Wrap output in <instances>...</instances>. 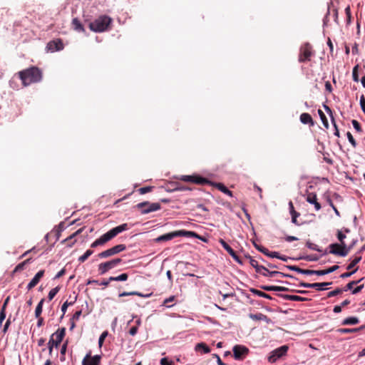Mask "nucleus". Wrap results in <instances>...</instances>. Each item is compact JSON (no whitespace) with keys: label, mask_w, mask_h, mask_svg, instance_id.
Returning <instances> with one entry per match:
<instances>
[{"label":"nucleus","mask_w":365,"mask_h":365,"mask_svg":"<svg viewBox=\"0 0 365 365\" xmlns=\"http://www.w3.org/2000/svg\"><path fill=\"white\" fill-rule=\"evenodd\" d=\"M108 331H105L101 334L99 339H98V346L100 348L103 346L104 340H105L106 337L108 336Z\"/></svg>","instance_id":"obj_49"},{"label":"nucleus","mask_w":365,"mask_h":365,"mask_svg":"<svg viewBox=\"0 0 365 365\" xmlns=\"http://www.w3.org/2000/svg\"><path fill=\"white\" fill-rule=\"evenodd\" d=\"M361 259V256L356 257L351 263L346 267L348 270L353 269Z\"/></svg>","instance_id":"obj_41"},{"label":"nucleus","mask_w":365,"mask_h":365,"mask_svg":"<svg viewBox=\"0 0 365 365\" xmlns=\"http://www.w3.org/2000/svg\"><path fill=\"white\" fill-rule=\"evenodd\" d=\"M336 235H337V239L340 242V244L346 245V243L344 242V239L346 238V235L344 234H343L342 232L340 230L337 231Z\"/></svg>","instance_id":"obj_52"},{"label":"nucleus","mask_w":365,"mask_h":365,"mask_svg":"<svg viewBox=\"0 0 365 365\" xmlns=\"http://www.w3.org/2000/svg\"><path fill=\"white\" fill-rule=\"evenodd\" d=\"M318 113H319V117L321 118V120L322 121V123H323L324 126L326 128H329V123H328V120H327L325 114L320 109L318 110Z\"/></svg>","instance_id":"obj_38"},{"label":"nucleus","mask_w":365,"mask_h":365,"mask_svg":"<svg viewBox=\"0 0 365 365\" xmlns=\"http://www.w3.org/2000/svg\"><path fill=\"white\" fill-rule=\"evenodd\" d=\"M280 297L286 300L296 301V302H305L308 301L307 298L302 297L298 295H290V294H279Z\"/></svg>","instance_id":"obj_24"},{"label":"nucleus","mask_w":365,"mask_h":365,"mask_svg":"<svg viewBox=\"0 0 365 365\" xmlns=\"http://www.w3.org/2000/svg\"><path fill=\"white\" fill-rule=\"evenodd\" d=\"M82 314L81 310L77 311L75 312V314L73 315V317L71 318V321L78 320L81 315Z\"/></svg>","instance_id":"obj_64"},{"label":"nucleus","mask_w":365,"mask_h":365,"mask_svg":"<svg viewBox=\"0 0 365 365\" xmlns=\"http://www.w3.org/2000/svg\"><path fill=\"white\" fill-rule=\"evenodd\" d=\"M133 295H137V296H139V297H144V298H148L149 297H150L152 295V293H150V294H143L139 292H135V291H133V292H123L122 293H120L118 294V297H125V296H133Z\"/></svg>","instance_id":"obj_27"},{"label":"nucleus","mask_w":365,"mask_h":365,"mask_svg":"<svg viewBox=\"0 0 365 365\" xmlns=\"http://www.w3.org/2000/svg\"><path fill=\"white\" fill-rule=\"evenodd\" d=\"M121 261L122 259L120 258H116L106 262L101 263L98 265V271L100 274H105L108 270L115 267L118 264L121 262Z\"/></svg>","instance_id":"obj_10"},{"label":"nucleus","mask_w":365,"mask_h":365,"mask_svg":"<svg viewBox=\"0 0 365 365\" xmlns=\"http://www.w3.org/2000/svg\"><path fill=\"white\" fill-rule=\"evenodd\" d=\"M112 22V19L106 15H102L89 24V29L94 32L106 31Z\"/></svg>","instance_id":"obj_4"},{"label":"nucleus","mask_w":365,"mask_h":365,"mask_svg":"<svg viewBox=\"0 0 365 365\" xmlns=\"http://www.w3.org/2000/svg\"><path fill=\"white\" fill-rule=\"evenodd\" d=\"M178 234V237H195L201 240L203 242H206V239L203 237L200 236L195 232L192 231H187V230H179L176 231Z\"/></svg>","instance_id":"obj_19"},{"label":"nucleus","mask_w":365,"mask_h":365,"mask_svg":"<svg viewBox=\"0 0 365 365\" xmlns=\"http://www.w3.org/2000/svg\"><path fill=\"white\" fill-rule=\"evenodd\" d=\"M16 75L25 87L40 82L43 78L42 71L36 66H31L20 71Z\"/></svg>","instance_id":"obj_1"},{"label":"nucleus","mask_w":365,"mask_h":365,"mask_svg":"<svg viewBox=\"0 0 365 365\" xmlns=\"http://www.w3.org/2000/svg\"><path fill=\"white\" fill-rule=\"evenodd\" d=\"M83 227L78 229L77 231L73 232L72 235H71L69 237L63 240L61 242L63 244H66V246L71 247L76 242V240L74 239L77 235L81 234L83 230Z\"/></svg>","instance_id":"obj_17"},{"label":"nucleus","mask_w":365,"mask_h":365,"mask_svg":"<svg viewBox=\"0 0 365 365\" xmlns=\"http://www.w3.org/2000/svg\"><path fill=\"white\" fill-rule=\"evenodd\" d=\"M324 108L326 110V111L330 115L331 123H332L334 128H336V121L334 120V118L332 115V111H331V108L329 106H326V105L324 106Z\"/></svg>","instance_id":"obj_47"},{"label":"nucleus","mask_w":365,"mask_h":365,"mask_svg":"<svg viewBox=\"0 0 365 365\" xmlns=\"http://www.w3.org/2000/svg\"><path fill=\"white\" fill-rule=\"evenodd\" d=\"M302 259H306L307 261H317L319 260V257L316 255H312L304 257H302Z\"/></svg>","instance_id":"obj_58"},{"label":"nucleus","mask_w":365,"mask_h":365,"mask_svg":"<svg viewBox=\"0 0 365 365\" xmlns=\"http://www.w3.org/2000/svg\"><path fill=\"white\" fill-rule=\"evenodd\" d=\"M364 327H365L364 326H361L359 328H353V329L342 328V329H339V331L341 334H348V333H352V332L358 331L359 330H362L364 329Z\"/></svg>","instance_id":"obj_33"},{"label":"nucleus","mask_w":365,"mask_h":365,"mask_svg":"<svg viewBox=\"0 0 365 365\" xmlns=\"http://www.w3.org/2000/svg\"><path fill=\"white\" fill-rule=\"evenodd\" d=\"M351 123H352L354 129L357 132H359V133L362 132V128L361 127V125H360V123L356 120H352Z\"/></svg>","instance_id":"obj_53"},{"label":"nucleus","mask_w":365,"mask_h":365,"mask_svg":"<svg viewBox=\"0 0 365 365\" xmlns=\"http://www.w3.org/2000/svg\"><path fill=\"white\" fill-rule=\"evenodd\" d=\"M136 207L140 210L141 214H148L159 210L161 206L158 202L151 203L148 201H145L137 204Z\"/></svg>","instance_id":"obj_8"},{"label":"nucleus","mask_w":365,"mask_h":365,"mask_svg":"<svg viewBox=\"0 0 365 365\" xmlns=\"http://www.w3.org/2000/svg\"><path fill=\"white\" fill-rule=\"evenodd\" d=\"M345 14L346 16V23H347V24H349L351 21V9H350L349 5H348L345 8Z\"/></svg>","instance_id":"obj_46"},{"label":"nucleus","mask_w":365,"mask_h":365,"mask_svg":"<svg viewBox=\"0 0 365 365\" xmlns=\"http://www.w3.org/2000/svg\"><path fill=\"white\" fill-rule=\"evenodd\" d=\"M312 274H316V275L321 276V275H324V274H328L327 272V269H322V270H312V269L311 275Z\"/></svg>","instance_id":"obj_56"},{"label":"nucleus","mask_w":365,"mask_h":365,"mask_svg":"<svg viewBox=\"0 0 365 365\" xmlns=\"http://www.w3.org/2000/svg\"><path fill=\"white\" fill-rule=\"evenodd\" d=\"M126 246L123 244L117 245L110 249H108L98 255L100 258H107L120 252L125 250Z\"/></svg>","instance_id":"obj_9"},{"label":"nucleus","mask_w":365,"mask_h":365,"mask_svg":"<svg viewBox=\"0 0 365 365\" xmlns=\"http://www.w3.org/2000/svg\"><path fill=\"white\" fill-rule=\"evenodd\" d=\"M250 317L254 320H262L264 317H266L264 314L259 313L256 314H250Z\"/></svg>","instance_id":"obj_54"},{"label":"nucleus","mask_w":365,"mask_h":365,"mask_svg":"<svg viewBox=\"0 0 365 365\" xmlns=\"http://www.w3.org/2000/svg\"><path fill=\"white\" fill-rule=\"evenodd\" d=\"M346 136H347V138H348L349 143L353 146V148H356L357 144H356V142L355 139L354 138L353 135H351V133L350 132H347Z\"/></svg>","instance_id":"obj_51"},{"label":"nucleus","mask_w":365,"mask_h":365,"mask_svg":"<svg viewBox=\"0 0 365 365\" xmlns=\"http://www.w3.org/2000/svg\"><path fill=\"white\" fill-rule=\"evenodd\" d=\"M32 262V258H28L24 262L19 263L16 266L14 269L13 270V274L19 272L26 269V266Z\"/></svg>","instance_id":"obj_25"},{"label":"nucleus","mask_w":365,"mask_h":365,"mask_svg":"<svg viewBox=\"0 0 365 365\" xmlns=\"http://www.w3.org/2000/svg\"><path fill=\"white\" fill-rule=\"evenodd\" d=\"M260 288L264 291L271 292V291H277V292H297L300 294H307L308 293V291L305 290H294V289H289L287 287H279V286H268V285H262L260 287Z\"/></svg>","instance_id":"obj_12"},{"label":"nucleus","mask_w":365,"mask_h":365,"mask_svg":"<svg viewBox=\"0 0 365 365\" xmlns=\"http://www.w3.org/2000/svg\"><path fill=\"white\" fill-rule=\"evenodd\" d=\"M67 346H68V341H66L63 344V346H61V361H64L66 358H65V354H66V350H67Z\"/></svg>","instance_id":"obj_42"},{"label":"nucleus","mask_w":365,"mask_h":365,"mask_svg":"<svg viewBox=\"0 0 365 365\" xmlns=\"http://www.w3.org/2000/svg\"><path fill=\"white\" fill-rule=\"evenodd\" d=\"M174 300H175V296H171L164 300L163 304L167 306L168 307H170L172 305H170L169 304L170 302H173Z\"/></svg>","instance_id":"obj_57"},{"label":"nucleus","mask_w":365,"mask_h":365,"mask_svg":"<svg viewBox=\"0 0 365 365\" xmlns=\"http://www.w3.org/2000/svg\"><path fill=\"white\" fill-rule=\"evenodd\" d=\"M73 304V302H68V301L65 302L62 307H61V312H63V316L65 314V313L66 312V310H67V308L69 305H72Z\"/></svg>","instance_id":"obj_59"},{"label":"nucleus","mask_w":365,"mask_h":365,"mask_svg":"<svg viewBox=\"0 0 365 365\" xmlns=\"http://www.w3.org/2000/svg\"><path fill=\"white\" fill-rule=\"evenodd\" d=\"M314 55L315 51L311 43L309 42L304 43L299 48L298 61L299 63L310 61Z\"/></svg>","instance_id":"obj_5"},{"label":"nucleus","mask_w":365,"mask_h":365,"mask_svg":"<svg viewBox=\"0 0 365 365\" xmlns=\"http://www.w3.org/2000/svg\"><path fill=\"white\" fill-rule=\"evenodd\" d=\"M358 70H359V65H356L353 68V71H352V77H353V80L355 81V82H358L359 81V73H358Z\"/></svg>","instance_id":"obj_48"},{"label":"nucleus","mask_w":365,"mask_h":365,"mask_svg":"<svg viewBox=\"0 0 365 365\" xmlns=\"http://www.w3.org/2000/svg\"><path fill=\"white\" fill-rule=\"evenodd\" d=\"M101 356H91V352L89 351L83 358L82 365H101Z\"/></svg>","instance_id":"obj_14"},{"label":"nucleus","mask_w":365,"mask_h":365,"mask_svg":"<svg viewBox=\"0 0 365 365\" xmlns=\"http://www.w3.org/2000/svg\"><path fill=\"white\" fill-rule=\"evenodd\" d=\"M43 275H44V270H40L39 272H38L36 274V275L34 276V277L28 284L27 289L29 290H31L34 287H36L38 284V283L39 282V281L41 280V279L43 277Z\"/></svg>","instance_id":"obj_20"},{"label":"nucleus","mask_w":365,"mask_h":365,"mask_svg":"<svg viewBox=\"0 0 365 365\" xmlns=\"http://www.w3.org/2000/svg\"><path fill=\"white\" fill-rule=\"evenodd\" d=\"M72 26L73 29L78 32H83L85 31L82 24L77 18L73 19Z\"/></svg>","instance_id":"obj_31"},{"label":"nucleus","mask_w":365,"mask_h":365,"mask_svg":"<svg viewBox=\"0 0 365 365\" xmlns=\"http://www.w3.org/2000/svg\"><path fill=\"white\" fill-rule=\"evenodd\" d=\"M59 290H60V287H58V286L52 289L48 293V299L50 301L52 300L54 298V297L56 295V294L59 292Z\"/></svg>","instance_id":"obj_44"},{"label":"nucleus","mask_w":365,"mask_h":365,"mask_svg":"<svg viewBox=\"0 0 365 365\" xmlns=\"http://www.w3.org/2000/svg\"><path fill=\"white\" fill-rule=\"evenodd\" d=\"M255 247H256V249L257 250H259V252H261L262 253H263L264 255H265L269 257H272V258L278 257V252H270V251H269L268 249H267L262 246L258 245L257 244H255Z\"/></svg>","instance_id":"obj_23"},{"label":"nucleus","mask_w":365,"mask_h":365,"mask_svg":"<svg viewBox=\"0 0 365 365\" xmlns=\"http://www.w3.org/2000/svg\"><path fill=\"white\" fill-rule=\"evenodd\" d=\"M176 237H178V234H177V232L175 231V232H172L167 233V234L159 236L158 237H157L155 239V242H164V241H168V240H173V238H175Z\"/></svg>","instance_id":"obj_22"},{"label":"nucleus","mask_w":365,"mask_h":365,"mask_svg":"<svg viewBox=\"0 0 365 365\" xmlns=\"http://www.w3.org/2000/svg\"><path fill=\"white\" fill-rule=\"evenodd\" d=\"M363 279V278H361V279L359 280H357V281H351L349 282L342 289H343V292H346L348 290H351L353 289L354 286L357 284L358 283H359L361 280Z\"/></svg>","instance_id":"obj_39"},{"label":"nucleus","mask_w":365,"mask_h":365,"mask_svg":"<svg viewBox=\"0 0 365 365\" xmlns=\"http://www.w3.org/2000/svg\"><path fill=\"white\" fill-rule=\"evenodd\" d=\"M258 273L261 274L262 275H263L264 277H274L277 275H280V276H282L284 277H289V278L294 277L292 275H290L289 274H285V273L278 272V271H270L265 266H264V269H262V272H258Z\"/></svg>","instance_id":"obj_16"},{"label":"nucleus","mask_w":365,"mask_h":365,"mask_svg":"<svg viewBox=\"0 0 365 365\" xmlns=\"http://www.w3.org/2000/svg\"><path fill=\"white\" fill-rule=\"evenodd\" d=\"M250 291L255 295H257V296H259L261 297H264V298H266L268 299H272V297L269 294H268L264 292H262L260 290H258L257 289L251 288Z\"/></svg>","instance_id":"obj_30"},{"label":"nucleus","mask_w":365,"mask_h":365,"mask_svg":"<svg viewBox=\"0 0 365 365\" xmlns=\"http://www.w3.org/2000/svg\"><path fill=\"white\" fill-rule=\"evenodd\" d=\"M284 267L290 270H293L298 273L306 274V275H311V273H312V269H301L299 267L295 266V265H287V266H284Z\"/></svg>","instance_id":"obj_26"},{"label":"nucleus","mask_w":365,"mask_h":365,"mask_svg":"<svg viewBox=\"0 0 365 365\" xmlns=\"http://www.w3.org/2000/svg\"><path fill=\"white\" fill-rule=\"evenodd\" d=\"M288 351V346L287 345L282 346L274 351H272L270 354V356L268 358V360L271 363L275 362L278 359L284 356Z\"/></svg>","instance_id":"obj_11"},{"label":"nucleus","mask_w":365,"mask_h":365,"mask_svg":"<svg viewBox=\"0 0 365 365\" xmlns=\"http://www.w3.org/2000/svg\"><path fill=\"white\" fill-rule=\"evenodd\" d=\"M354 245V242H353L352 245H350L349 246L338 243L331 244L329 245V253L341 257H346L352 249Z\"/></svg>","instance_id":"obj_7"},{"label":"nucleus","mask_w":365,"mask_h":365,"mask_svg":"<svg viewBox=\"0 0 365 365\" xmlns=\"http://www.w3.org/2000/svg\"><path fill=\"white\" fill-rule=\"evenodd\" d=\"M360 106L362 111L365 114V97L364 95H361L360 97Z\"/></svg>","instance_id":"obj_62"},{"label":"nucleus","mask_w":365,"mask_h":365,"mask_svg":"<svg viewBox=\"0 0 365 365\" xmlns=\"http://www.w3.org/2000/svg\"><path fill=\"white\" fill-rule=\"evenodd\" d=\"M289 212H290V214L291 215H300L299 212H297L295 210H294V205L292 203V201H290L289 202Z\"/></svg>","instance_id":"obj_60"},{"label":"nucleus","mask_w":365,"mask_h":365,"mask_svg":"<svg viewBox=\"0 0 365 365\" xmlns=\"http://www.w3.org/2000/svg\"><path fill=\"white\" fill-rule=\"evenodd\" d=\"M359 322V320L357 317H347V318L344 319L342 321L341 324L342 325H354V324H357Z\"/></svg>","instance_id":"obj_29"},{"label":"nucleus","mask_w":365,"mask_h":365,"mask_svg":"<svg viewBox=\"0 0 365 365\" xmlns=\"http://www.w3.org/2000/svg\"><path fill=\"white\" fill-rule=\"evenodd\" d=\"M179 180L184 182H189L192 183H195L197 185H212V183L207 178L201 177L199 175H181L179 178ZM213 185L217 187L219 190L222 192L223 193L232 197V192L230 191L227 187H225L222 183H213Z\"/></svg>","instance_id":"obj_2"},{"label":"nucleus","mask_w":365,"mask_h":365,"mask_svg":"<svg viewBox=\"0 0 365 365\" xmlns=\"http://www.w3.org/2000/svg\"><path fill=\"white\" fill-rule=\"evenodd\" d=\"M234 357L237 360H242L249 353V349L242 345H235L233 349Z\"/></svg>","instance_id":"obj_13"},{"label":"nucleus","mask_w":365,"mask_h":365,"mask_svg":"<svg viewBox=\"0 0 365 365\" xmlns=\"http://www.w3.org/2000/svg\"><path fill=\"white\" fill-rule=\"evenodd\" d=\"M44 301H45L44 299H41V301L37 304L36 309H35V317H41V314L42 310H43V304Z\"/></svg>","instance_id":"obj_35"},{"label":"nucleus","mask_w":365,"mask_h":365,"mask_svg":"<svg viewBox=\"0 0 365 365\" xmlns=\"http://www.w3.org/2000/svg\"><path fill=\"white\" fill-rule=\"evenodd\" d=\"M250 264L255 269L256 272H262V269H264L263 265H259L258 262L252 259L250 256L248 257Z\"/></svg>","instance_id":"obj_32"},{"label":"nucleus","mask_w":365,"mask_h":365,"mask_svg":"<svg viewBox=\"0 0 365 365\" xmlns=\"http://www.w3.org/2000/svg\"><path fill=\"white\" fill-rule=\"evenodd\" d=\"M138 326L136 325V326H133L132 327L130 330H129V334L131 335V336H135L137 332H138Z\"/></svg>","instance_id":"obj_63"},{"label":"nucleus","mask_w":365,"mask_h":365,"mask_svg":"<svg viewBox=\"0 0 365 365\" xmlns=\"http://www.w3.org/2000/svg\"><path fill=\"white\" fill-rule=\"evenodd\" d=\"M11 323V317H9L8 318V319L6 320V323H5L4 326L3 330H2V331H3L4 334L7 332L8 329H9V326H10Z\"/></svg>","instance_id":"obj_61"},{"label":"nucleus","mask_w":365,"mask_h":365,"mask_svg":"<svg viewBox=\"0 0 365 365\" xmlns=\"http://www.w3.org/2000/svg\"><path fill=\"white\" fill-rule=\"evenodd\" d=\"M219 242L222 246V247L232 257V258L235 260L241 263L239 257L237 255L236 252L223 239H220Z\"/></svg>","instance_id":"obj_18"},{"label":"nucleus","mask_w":365,"mask_h":365,"mask_svg":"<svg viewBox=\"0 0 365 365\" xmlns=\"http://www.w3.org/2000/svg\"><path fill=\"white\" fill-rule=\"evenodd\" d=\"M306 245L310 250H315L319 252H322V250H321L317 245L312 243L310 241H307Z\"/></svg>","instance_id":"obj_43"},{"label":"nucleus","mask_w":365,"mask_h":365,"mask_svg":"<svg viewBox=\"0 0 365 365\" xmlns=\"http://www.w3.org/2000/svg\"><path fill=\"white\" fill-rule=\"evenodd\" d=\"M200 349H202L205 354L210 352V349L203 342L199 343L195 346L196 351H200Z\"/></svg>","instance_id":"obj_34"},{"label":"nucleus","mask_w":365,"mask_h":365,"mask_svg":"<svg viewBox=\"0 0 365 365\" xmlns=\"http://www.w3.org/2000/svg\"><path fill=\"white\" fill-rule=\"evenodd\" d=\"M93 251L92 250H88L83 255L78 258L80 262H84L92 254Z\"/></svg>","instance_id":"obj_40"},{"label":"nucleus","mask_w":365,"mask_h":365,"mask_svg":"<svg viewBox=\"0 0 365 365\" xmlns=\"http://www.w3.org/2000/svg\"><path fill=\"white\" fill-rule=\"evenodd\" d=\"M358 270V267H356L353 271L349 272H344L340 275L341 278H348L351 277L353 274H354Z\"/></svg>","instance_id":"obj_55"},{"label":"nucleus","mask_w":365,"mask_h":365,"mask_svg":"<svg viewBox=\"0 0 365 365\" xmlns=\"http://www.w3.org/2000/svg\"><path fill=\"white\" fill-rule=\"evenodd\" d=\"M128 229V225L126 223L122 224L119 226H117L104 235H103L100 238L97 239L96 241H94L91 245V247L94 248L100 245H103L107 242L112 240L113 237H115L119 233L127 230Z\"/></svg>","instance_id":"obj_3"},{"label":"nucleus","mask_w":365,"mask_h":365,"mask_svg":"<svg viewBox=\"0 0 365 365\" xmlns=\"http://www.w3.org/2000/svg\"><path fill=\"white\" fill-rule=\"evenodd\" d=\"M154 188L153 186H147V187H140L138 190V192H139V194L140 195H144L145 193H148V192H150L153 190V189Z\"/></svg>","instance_id":"obj_45"},{"label":"nucleus","mask_w":365,"mask_h":365,"mask_svg":"<svg viewBox=\"0 0 365 365\" xmlns=\"http://www.w3.org/2000/svg\"><path fill=\"white\" fill-rule=\"evenodd\" d=\"M46 48L51 52L58 51L63 49V43L61 39L57 38L49 41L47 43Z\"/></svg>","instance_id":"obj_15"},{"label":"nucleus","mask_w":365,"mask_h":365,"mask_svg":"<svg viewBox=\"0 0 365 365\" xmlns=\"http://www.w3.org/2000/svg\"><path fill=\"white\" fill-rule=\"evenodd\" d=\"M343 292V289H339V288H337L331 292H329L327 294V297H334L336 295H338V294H340Z\"/></svg>","instance_id":"obj_50"},{"label":"nucleus","mask_w":365,"mask_h":365,"mask_svg":"<svg viewBox=\"0 0 365 365\" xmlns=\"http://www.w3.org/2000/svg\"><path fill=\"white\" fill-rule=\"evenodd\" d=\"M66 334V328L63 327L61 329H58L56 332H54L51 336L48 342V349L49 354H52L53 347H58V346L61 344L63 339L64 338Z\"/></svg>","instance_id":"obj_6"},{"label":"nucleus","mask_w":365,"mask_h":365,"mask_svg":"<svg viewBox=\"0 0 365 365\" xmlns=\"http://www.w3.org/2000/svg\"><path fill=\"white\" fill-rule=\"evenodd\" d=\"M332 284L331 282H322V283H312V288H315L317 290H324L326 289L324 287L331 285Z\"/></svg>","instance_id":"obj_36"},{"label":"nucleus","mask_w":365,"mask_h":365,"mask_svg":"<svg viewBox=\"0 0 365 365\" xmlns=\"http://www.w3.org/2000/svg\"><path fill=\"white\" fill-rule=\"evenodd\" d=\"M307 201L314 205L316 210H319L322 207L319 202L317 201V195L314 192H309L307 196Z\"/></svg>","instance_id":"obj_21"},{"label":"nucleus","mask_w":365,"mask_h":365,"mask_svg":"<svg viewBox=\"0 0 365 365\" xmlns=\"http://www.w3.org/2000/svg\"><path fill=\"white\" fill-rule=\"evenodd\" d=\"M300 120L304 124H309L311 126H313L314 125L312 116L307 113H304L301 114Z\"/></svg>","instance_id":"obj_28"},{"label":"nucleus","mask_w":365,"mask_h":365,"mask_svg":"<svg viewBox=\"0 0 365 365\" xmlns=\"http://www.w3.org/2000/svg\"><path fill=\"white\" fill-rule=\"evenodd\" d=\"M128 278L127 273H123L117 277H109V281H126Z\"/></svg>","instance_id":"obj_37"}]
</instances>
